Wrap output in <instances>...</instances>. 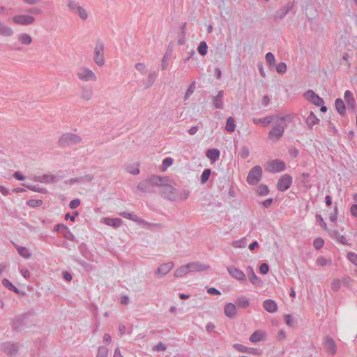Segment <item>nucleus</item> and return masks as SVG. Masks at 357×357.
<instances>
[{"mask_svg":"<svg viewBox=\"0 0 357 357\" xmlns=\"http://www.w3.org/2000/svg\"><path fill=\"white\" fill-rule=\"evenodd\" d=\"M266 61L270 66H273L275 64L274 55L271 52H268L266 54Z\"/></svg>","mask_w":357,"mask_h":357,"instance_id":"nucleus-42","label":"nucleus"},{"mask_svg":"<svg viewBox=\"0 0 357 357\" xmlns=\"http://www.w3.org/2000/svg\"><path fill=\"white\" fill-rule=\"evenodd\" d=\"M314 245L317 249H320L324 245V240L321 238H317L314 241Z\"/></svg>","mask_w":357,"mask_h":357,"instance_id":"nucleus-45","label":"nucleus"},{"mask_svg":"<svg viewBox=\"0 0 357 357\" xmlns=\"http://www.w3.org/2000/svg\"><path fill=\"white\" fill-rule=\"evenodd\" d=\"M208 46L205 42H201L197 51L201 55H206L207 54Z\"/></svg>","mask_w":357,"mask_h":357,"instance_id":"nucleus-34","label":"nucleus"},{"mask_svg":"<svg viewBox=\"0 0 357 357\" xmlns=\"http://www.w3.org/2000/svg\"><path fill=\"white\" fill-rule=\"evenodd\" d=\"M0 33L4 36H10L13 33V30L10 26H3L0 28Z\"/></svg>","mask_w":357,"mask_h":357,"instance_id":"nucleus-28","label":"nucleus"},{"mask_svg":"<svg viewBox=\"0 0 357 357\" xmlns=\"http://www.w3.org/2000/svg\"><path fill=\"white\" fill-rule=\"evenodd\" d=\"M62 139L63 140H68L70 142L77 143L80 141V139L79 137L74 135H68L63 136Z\"/></svg>","mask_w":357,"mask_h":357,"instance_id":"nucleus-36","label":"nucleus"},{"mask_svg":"<svg viewBox=\"0 0 357 357\" xmlns=\"http://www.w3.org/2000/svg\"><path fill=\"white\" fill-rule=\"evenodd\" d=\"M126 170L132 174H139V167H138V165L137 164H131V165H128L127 167H126Z\"/></svg>","mask_w":357,"mask_h":357,"instance_id":"nucleus-31","label":"nucleus"},{"mask_svg":"<svg viewBox=\"0 0 357 357\" xmlns=\"http://www.w3.org/2000/svg\"><path fill=\"white\" fill-rule=\"evenodd\" d=\"M285 337H286L285 332L282 330H280L277 335V339L279 340H284L285 338Z\"/></svg>","mask_w":357,"mask_h":357,"instance_id":"nucleus-52","label":"nucleus"},{"mask_svg":"<svg viewBox=\"0 0 357 357\" xmlns=\"http://www.w3.org/2000/svg\"><path fill=\"white\" fill-rule=\"evenodd\" d=\"M43 204L40 199H31L27 202V204L31 207H38L41 206Z\"/></svg>","mask_w":357,"mask_h":357,"instance_id":"nucleus-41","label":"nucleus"},{"mask_svg":"<svg viewBox=\"0 0 357 357\" xmlns=\"http://www.w3.org/2000/svg\"><path fill=\"white\" fill-rule=\"evenodd\" d=\"M227 271L229 272V273L230 274V275L233 278H234L240 282L245 281L246 276H245V273L239 268H238L235 266H228L227 268Z\"/></svg>","mask_w":357,"mask_h":357,"instance_id":"nucleus-9","label":"nucleus"},{"mask_svg":"<svg viewBox=\"0 0 357 357\" xmlns=\"http://www.w3.org/2000/svg\"><path fill=\"white\" fill-rule=\"evenodd\" d=\"M21 273L25 278H29L30 277V273L27 269H22Z\"/></svg>","mask_w":357,"mask_h":357,"instance_id":"nucleus-58","label":"nucleus"},{"mask_svg":"<svg viewBox=\"0 0 357 357\" xmlns=\"http://www.w3.org/2000/svg\"><path fill=\"white\" fill-rule=\"evenodd\" d=\"M285 164L280 160H274L268 162L265 169L270 172H278L284 170Z\"/></svg>","mask_w":357,"mask_h":357,"instance_id":"nucleus-8","label":"nucleus"},{"mask_svg":"<svg viewBox=\"0 0 357 357\" xmlns=\"http://www.w3.org/2000/svg\"><path fill=\"white\" fill-rule=\"evenodd\" d=\"M108 349L104 347H100L98 350L97 357H107Z\"/></svg>","mask_w":357,"mask_h":357,"instance_id":"nucleus-40","label":"nucleus"},{"mask_svg":"<svg viewBox=\"0 0 357 357\" xmlns=\"http://www.w3.org/2000/svg\"><path fill=\"white\" fill-rule=\"evenodd\" d=\"M128 303V297L126 296H122L121 298V303L123 305H126Z\"/></svg>","mask_w":357,"mask_h":357,"instance_id":"nucleus-63","label":"nucleus"},{"mask_svg":"<svg viewBox=\"0 0 357 357\" xmlns=\"http://www.w3.org/2000/svg\"><path fill=\"white\" fill-rule=\"evenodd\" d=\"M174 266L173 262H167L161 264L155 271V275L158 277H162L167 275Z\"/></svg>","mask_w":357,"mask_h":357,"instance_id":"nucleus-12","label":"nucleus"},{"mask_svg":"<svg viewBox=\"0 0 357 357\" xmlns=\"http://www.w3.org/2000/svg\"><path fill=\"white\" fill-rule=\"evenodd\" d=\"M319 119L315 116L313 112H310V115L307 117L306 123L307 126L312 128L314 125L318 124Z\"/></svg>","mask_w":357,"mask_h":357,"instance_id":"nucleus-20","label":"nucleus"},{"mask_svg":"<svg viewBox=\"0 0 357 357\" xmlns=\"http://www.w3.org/2000/svg\"><path fill=\"white\" fill-rule=\"evenodd\" d=\"M222 98L223 91H220L218 95L213 99V104L216 108H221L222 107Z\"/></svg>","mask_w":357,"mask_h":357,"instance_id":"nucleus-23","label":"nucleus"},{"mask_svg":"<svg viewBox=\"0 0 357 357\" xmlns=\"http://www.w3.org/2000/svg\"><path fill=\"white\" fill-rule=\"evenodd\" d=\"M37 181H38L41 183H50L55 182L56 178L54 176H53L52 174H46V175H43L42 176H39L37 178Z\"/></svg>","mask_w":357,"mask_h":357,"instance_id":"nucleus-21","label":"nucleus"},{"mask_svg":"<svg viewBox=\"0 0 357 357\" xmlns=\"http://www.w3.org/2000/svg\"><path fill=\"white\" fill-rule=\"evenodd\" d=\"M102 222L108 226H112L114 227H118L122 224V220L119 218H105L102 220Z\"/></svg>","mask_w":357,"mask_h":357,"instance_id":"nucleus-17","label":"nucleus"},{"mask_svg":"<svg viewBox=\"0 0 357 357\" xmlns=\"http://www.w3.org/2000/svg\"><path fill=\"white\" fill-rule=\"evenodd\" d=\"M225 314L228 317H233L236 314V305L231 303H227L224 307Z\"/></svg>","mask_w":357,"mask_h":357,"instance_id":"nucleus-15","label":"nucleus"},{"mask_svg":"<svg viewBox=\"0 0 357 357\" xmlns=\"http://www.w3.org/2000/svg\"><path fill=\"white\" fill-rule=\"evenodd\" d=\"M291 183V177L287 174H284L279 179L277 187L280 191H285L289 188Z\"/></svg>","mask_w":357,"mask_h":357,"instance_id":"nucleus-10","label":"nucleus"},{"mask_svg":"<svg viewBox=\"0 0 357 357\" xmlns=\"http://www.w3.org/2000/svg\"><path fill=\"white\" fill-rule=\"evenodd\" d=\"M198 130V127L197 126H194V127H192L190 130H189V134L191 135H195Z\"/></svg>","mask_w":357,"mask_h":357,"instance_id":"nucleus-60","label":"nucleus"},{"mask_svg":"<svg viewBox=\"0 0 357 357\" xmlns=\"http://www.w3.org/2000/svg\"><path fill=\"white\" fill-rule=\"evenodd\" d=\"M236 303L239 307L246 308L249 306L250 301L248 298L243 297V298H238L237 300Z\"/></svg>","mask_w":357,"mask_h":357,"instance_id":"nucleus-30","label":"nucleus"},{"mask_svg":"<svg viewBox=\"0 0 357 357\" xmlns=\"http://www.w3.org/2000/svg\"><path fill=\"white\" fill-rule=\"evenodd\" d=\"M247 245L246 239L245 238L235 241L232 243V246L236 248H244Z\"/></svg>","mask_w":357,"mask_h":357,"instance_id":"nucleus-29","label":"nucleus"},{"mask_svg":"<svg viewBox=\"0 0 357 357\" xmlns=\"http://www.w3.org/2000/svg\"><path fill=\"white\" fill-rule=\"evenodd\" d=\"M93 93L91 90L83 89L80 93V98L84 101H89L92 98Z\"/></svg>","mask_w":357,"mask_h":357,"instance_id":"nucleus-24","label":"nucleus"},{"mask_svg":"<svg viewBox=\"0 0 357 357\" xmlns=\"http://www.w3.org/2000/svg\"><path fill=\"white\" fill-rule=\"evenodd\" d=\"M350 211H351V213L352 214V215L357 218V205L356 204L352 205L351 206Z\"/></svg>","mask_w":357,"mask_h":357,"instance_id":"nucleus-54","label":"nucleus"},{"mask_svg":"<svg viewBox=\"0 0 357 357\" xmlns=\"http://www.w3.org/2000/svg\"><path fill=\"white\" fill-rule=\"evenodd\" d=\"M236 124L234 119L232 117H229L227 120L225 125V130L229 132H232L235 130Z\"/></svg>","mask_w":357,"mask_h":357,"instance_id":"nucleus-22","label":"nucleus"},{"mask_svg":"<svg viewBox=\"0 0 357 357\" xmlns=\"http://www.w3.org/2000/svg\"><path fill=\"white\" fill-rule=\"evenodd\" d=\"M12 21L17 25L29 26L33 24L36 22V19L32 15L19 14L14 15L12 18Z\"/></svg>","mask_w":357,"mask_h":357,"instance_id":"nucleus-6","label":"nucleus"},{"mask_svg":"<svg viewBox=\"0 0 357 357\" xmlns=\"http://www.w3.org/2000/svg\"><path fill=\"white\" fill-rule=\"evenodd\" d=\"M173 163V159L171 158H166L163 162H162V167H161V170L162 171H165L167 169V168L169 166H171Z\"/></svg>","mask_w":357,"mask_h":357,"instance_id":"nucleus-37","label":"nucleus"},{"mask_svg":"<svg viewBox=\"0 0 357 357\" xmlns=\"http://www.w3.org/2000/svg\"><path fill=\"white\" fill-rule=\"evenodd\" d=\"M344 100L349 109H354L356 105L353 93L350 91H346L344 93Z\"/></svg>","mask_w":357,"mask_h":357,"instance_id":"nucleus-14","label":"nucleus"},{"mask_svg":"<svg viewBox=\"0 0 357 357\" xmlns=\"http://www.w3.org/2000/svg\"><path fill=\"white\" fill-rule=\"evenodd\" d=\"M286 324L290 326L293 325V321L290 315L287 314L284 317Z\"/></svg>","mask_w":357,"mask_h":357,"instance_id":"nucleus-55","label":"nucleus"},{"mask_svg":"<svg viewBox=\"0 0 357 357\" xmlns=\"http://www.w3.org/2000/svg\"><path fill=\"white\" fill-rule=\"evenodd\" d=\"M3 285L8 288V289L13 291L14 292L17 293L18 289L7 279H3L2 280Z\"/></svg>","mask_w":357,"mask_h":357,"instance_id":"nucleus-33","label":"nucleus"},{"mask_svg":"<svg viewBox=\"0 0 357 357\" xmlns=\"http://www.w3.org/2000/svg\"><path fill=\"white\" fill-rule=\"evenodd\" d=\"M211 175V170L209 169H205L201 175V182L202 183H206Z\"/></svg>","mask_w":357,"mask_h":357,"instance_id":"nucleus-38","label":"nucleus"},{"mask_svg":"<svg viewBox=\"0 0 357 357\" xmlns=\"http://www.w3.org/2000/svg\"><path fill=\"white\" fill-rule=\"evenodd\" d=\"M317 264L319 266H324L328 264H331V261H328L324 257H319L317 259Z\"/></svg>","mask_w":357,"mask_h":357,"instance_id":"nucleus-35","label":"nucleus"},{"mask_svg":"<svg viewBox=\"0 0 357 357\" xmlns=\"http://www.w3.org/2000/svg\"><path fill=\"white\" fill-rule=\"evenodd\" d=\"M305 98L312 104L319 106L324 103V100L313 91L309 90L304 93Z\"/></svg>","mask_w":357,"mask_h":357,"instance_id":"nucleus-11","label":"nucleus"},{"mask_svg":"<svg viewBox=\"0 0 357 357\" xmlns=\"http://www.w3.org/2000/svg\"><path fill=\"white\" fill-rule=\"evenodd\" d=\"M80 204V201L78 199H73L70 202L69 206L72 209L77 208Z\"/></svg>","mask_w":357,"mask_h":357,"instance_id":"nucleus-46","label":"nucleus"},{"mask_svg":"<svg viewBox=\"0 0 357 357\" xmlns=\"http://www.w3.org/2000/svg\"><path fill=\"white\" fill-rule=\"evenodd\" d=\"M113 357H123L119 348L115 349Z\"/></svg>","mask_w":357,"mask_h":357,"instance_id":"nucleus-59","label":"nucleus"},{"mask_svg":"<svg viewBox=\"0 0 357 357\" xmlns=\"http://www.w3.org/2000/svg\"><path fill=\"white\" fill-rule=\"evenodd\" d=\"M18 40L23 45H30L32 43V38L30 35L23 33L18 36Z\"/></svg>","mask_w":357,"mask_h":357,"instance_id":"nucleus-19","label":"nucleus"},{"mask_svg":"<svg viewBox=\"0 0 357 357\" xmlns=\"http://www.w3.org/2000/svg\"><path fill=\"white\" fill-rule=\"evenodd\" d=\"M316 219H317V221L320 224V225L324 228V229H326V224L324 223V220L323 218H321V216L320 215H317L316 216Z\"/></svg>","mask_w":357,"mask_h":357,"instance_id":"nucleus-51","label":"nucleus"},{"mask_svg":"<svg viewBox=\"0 0 357 357\" xmlns=\"http://www.w3.org/2000/svg\"><path fill=\"white\" fill-rule=\"evenodd\" d=\"M208 268V266L199 263L191 262L177 268L174 273L175 278H180L187 275L190 273L203 271Z\"/></svg>","mask_w":357,"mask_h":357,"instance_id":"nucleus-2","label":"nucleus"},{"mask_svg":"<svg viewBox=\"0 0 357 357\" xmlns=\"http://www.w3.org/2000/svg\"><path fill=\"white\" fill-rule=\"evenodd\" d=\"M76 75L82 82H96L97 80L96 73L89 68L82 67L79 68Z\"/></svg>","mask_w":357,"mask_h":357,"instance_id":"nucleus-4","label":"nucleus"},{"mask_svg":"<svg viewBox=\"0 0 357 357\" xmlns=\"http://www.w3.org/2000/svg\"><path fill=\"white\" fill-rule=\"evenodd\" d=\"M285 126L284 118L277 119L273 128L268 133V138L272 141L278 140L283 135Z\"/></svg>","mask_w":357,"mask_h":357,"instance_id":"nucleus-3","label":"nucleus"},{"mask_svg":"<svg viewBox=\"0 0 357 357\" xmlns=\"http://www.w3.org/2000/svg\"><path fill=\"white\" fill-rule=\"evenodd\" d=\"M259 190H260L259 194H261V195H266L268 192V189L267 186H266V185L260 186Z\"/></svg>","mask_w":357,"mask_h":357,"instance_id":"nucleus-53","label":"nucleus"},{"mask_svg":"<svg viewBox=\"0 0 357 357\" xmlns=\"http://www.w3.org/2000/svg\"><path fill=\"white\" fill-rule=\"evenodd\" d=\"M18 253L24 258H29L31 256V253L26 248L17 247Z\"/></svg>","mask_w":357,"mask_h":357,"instance_id":"nucleus-32","label":"nucleus"},{"mask_svg":"<svg viewBox=\"0 0 357 357\" xmlns=\"http://www.w3.org/2000/svg\"><path fill=\"white\" fill-rule=\"evenodd\" d=\"M269 102H270V99L267 96H265L263 97L262 104L264 105H267L269 103Z\"/></svg>","mask_w":357,"mask_h":357,"instance_id":"nucleus-62","label":"nucleus"},{"mask_svg":"<svg viewBox=\"0 0 357 357\" xmlns=\"http://www.w3.org/2000/svg\"><path fill=\"white\" fill-rule=\"evenodd\" d=\"M93 60L98 66L105 65V47L102 43L98 42L96 44L93 50Z\"/></svg>","mask_w":357,"mask_h":357,"instance_id":"nucleus-5","label":"nucleus"},{"mask_svg":"<svg viewBox=\"0 0 357 357\" xmlns=\"http://www.w3.org/2000/svg\"><path fill=\"white\" fill-rule=\"evenodd\" d=\"M262 175V169L259 166L254 167L249 172L247 181L250 185H256Z\"/></svg>","mask_w":357,"mask_h":357,"instance_id":"nucleus-7","label":"nucleus"},{"mask_svg":"<svg viewBox=\"0 0 357 357\" xmlns=\"http://www.w3.org/2000/svg\"><path fill=\"white\" fill-rule=\"evenodd\" d=\"M22 1L28 5H36L39 2V0H22Z\"/></svg>","mask_w":357,"mask_h":357,"instance_id":"nucleus-56","label":"nucleus"},{"mask_svg":"<svg viewBox=\"0 0 357 357\" xmlns=\"http://www.w3.org/2000/svg\"><path fill=\"white\" fill-rule=\"evenodd\" d=\"M63 278L67 281H70L72 280V276L69 273L65 272L63 273Z\"/></svg>","mask_w":357,"mask_h":357,"instance_id":"nucleus-61","label":"nucleus"},{"mask_svg":"<svg viewBox=\"0 0 357 357\" xmlns=\"http://www.w3.org/2000/svg\"><path fill=\"white\" fill-rule=\"evenodd\" d=\"M206 156L210 159L211 162H214L218 159L220 156V151L216 149H209L206 152Z\"/></svg>","mask_w":357,"mask_h":357,"instance_id":"nucleus-18","label":"nucleus"},{"mask_svg":"<svg viewBox=\"0 0 357 357\" xmlns=\"http://www.w3.org/2000/svg\"><path fill=\"white\" fill-rule=\"evenodd\" d=\"M336 110L341 114L344 115L345 112V106L341 99H336Z\"/></svg>","mask_w":357,"mask_h":357,"instance_id":"nucleus-27","label":"nucleus"},{"mask_svg":"<svg viewBox=\"0 0 357 357\" xmlns=\"http://www.w3.org/2000/svg\"><path fill=\"white\" fill-rule=\"evenodd\" d=\"M268 266L265 263L261 264L259 266V271L262 274H266L268 272Z\"/></svg>","mask_w":357,"mask_h":357,"instance_id":"nucleus-47","label":"nucleus"},{"mask_svg":"<svg viewBox=\"0 0 357 357\" xmlns=\"http://www.w3.org/2000/svg\"><path fill=\"white\" fill-rule=\"evenodd\" d=\"M263 306L264 308L270 313H273L278 310V305L276 303L271 299H267L264 301Z\"/></svg>","mask_w":357,"mask_h":357,"instance_id":"nucleus-13","label":"nucleus"},{"mask_svg":"<svg viewBox=\"0 0 357 357\" xmlns=\"http://www.w3.org/2000/svg\"><path fill=\"white\" fill-rule=\"evenodd\" d=\"M234 347L240 351H248V348L240 344H235Z\"/></svg>","mask_w":357,"mask_h":357,"instance_id":"nucleus-49","label":"nucleus"},{"mask_svg":"<svg viewBox=\"0 0 357 357\" xmlns=\"http://www.w3.org/2000/svg\"><path fill=\"white\" fill-rule=\"evenodd\" d=\"M347 257L349 261L357 266V255L354 252H349Z\"/></svg>","mask_w":357,"mask_h":357,"instance_id":"nucleus-44","label":"nucleus"},{"mask_svg":"<svg viewBox=\"0 0 357 357\" xmlns=\"http://www.w3.org/2000/svg\"><path fill=\"white\" fill-rule=\"evenodd\" d=\"M276 70L278 73H284L287 71V65L284 62H280L276 66Z\"/></svg>","mask_w":357,"mask_h":357,"instance_id":"nucleus-39","label":"nucleus"},{"mask_svg":"<svg viewBox=\"0 0 357 357\" xmlns=\"http://www.w3.org/2000/svg\"><path fill=\"white\" fill-rule=\"evenodd\" d=\"M265 337L266 333L264 331H257L250 335V341L256 343L264 340Z\"/></svg>","mask_w":357,"mask_h":357,"instance_id":"nucleus-16","label":"nucleus"},{"mask_svg":"<svg viewBox=\"0 0 357 357\" xmlns=\"http://www.w3.org/2000/svg\"><path fill=\"white\" fill-rule=\"evenodd\" d=\"M208 293L210 294H218V295L220 294V292L213 287L209 288L208 289Z\"/></svg>","mask_w":357,"mask_h":357,"instance_id":"nucleus-57","label":"nucleus"},{"mask_svg":"<svg viewBox=\"0 0 357 357\" xmlns=\"http://www.w3.org/2000/svg\"><path fill=\"white\" fill-rule=\"evenodd\" d=\"M66 6L71 13L83 22L86 21L90 17V13L86 7L77 0H68Z\"/></svg>","mask_w":357,"mask_h":357,"instance_id":"nucleus-1","label":"nucleus"},{"mask_svg":"<svg viewBox=\"0 0 357 357\" xmlns=\"http://www.w3.org/2000/svg\"><path fill=\"white\" fill-rule=\"evenodd\" d=\"M121 215L127 219L138 221L137 215L132 213L123 212L121 213Z\"/></svg>","mask_w":357,"mask_h":357,"instance_id":"nucleus-43","label":"nucleus"},{"mask_svg":"<svg viewBox=\"0 0 357 357\" xmlns=\"http://www.w3.org/2000/svg\"><path fill=\"white\" fill-rule=\"evenodd\" d=\"M247 273L249 280L252 284H256L259 281V278L255 273L253 269L251 267H248L247 268Z\"/></svg>","mask_w":357,"mask_h":357,"instance_id":"nucleus-25","label":"nucleus"},{"mask_svg":"<svg viewBox=\"0 0 357 357\" xmlns=\"http://www.w3.org/2000/svg\"><path fill=\"white\" fill-rule=\"evenodd\" d=\"M166 178H161V177H154L152 178V181L156 184L160 183L162 184L164 181H166Z\"/></svg>","mask_w":357,"mask_h":357,"instance_id":"nucleus-50","label":"nucleus"},{"mask_svg":"<svg viewBox=\"0 0 357 357\" xmlns=\"http://www.w3.org/2000/svg\"><path fill=\"white\" fill-rule=\"evenodd\" d=\"M0 192L3 195H7L8 193V190L2 185H0Z\"/></svg>","mask_w":357,"mask_h":357,"instance_id":"nucleus-64","label":"nucleus"},{"mask_svg":"<svg viewBox=\"0 0 357 357\" xmlns=\"http://www.w3.org/2000/svg\"><path fill=\"white\" fill-rule=\"evenodd\" d=\"M253 121L255 124H261L263 126H267L272 121V119L271 117H266L264 119H255Z\"/></svg>","mask_w":357,"mask_h":357,"instance_id":"nucleus-26","label":"nucleus"},{"mask_svg":"<svg viewBox=\"0 0 357 357\" xmlns=\"http://www.w3.org/2000/svg\"><path fill=\"white\" fill-rule=\"evenodd\" d=\"M135 67H136L137 70L140 71L142 73L146 72V66L143 63H137L135 65Z\"/></svg>","mask_w":357,"mask_h":357,"instance_id":"nucleus-48","label":"nucleus"}]
</instances>
